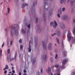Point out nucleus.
Returning a JSON list of instances; mask_svg holds the SVG:
<instances>
[{
	"instance_id": "nucleus-3",
	"label": "nucleus",
	"mask_w": 75,
	"mask_h": 75,
	"mask_svg": "<svg viewBox=\"0 0 75 75\" xmlns=\"http://www.w3.org/2000/svg\"><path fill=\"white\" fill-rule=\"evenodd\" d=\"M67 37L68 38L69 41V42L70 41V40H71V33H68Z\"/></svg>"
},
{
	"instance_id": "nucleus-9",
	"label": "nucleus",
	"mask_w": 75,
	"mask_h": 75,
	"mask_svg": "<svg viewBox=\"0 0 75 75\" xmlns=\"http://www.w3.org/2000/svg\"><path fill=\"white\" fill-rule=\"evenodd\" d=\"M31 43V41H30V43H29V48H28V50L29 52H31V45H30V43Z\"/></svg>"
},
{
	"instance_id": "nucleus-4",
	"label": "nucleus",
	"mask_w": 75,
	"mask_h": 75,
	"mask_svg": "<svg viewBox=\"0 0 75 75\" xmlns=\"http://www.w3.org/2000/svg\"><path fill=\"white\" fill-rule=\"evenodd\" d=\"M48 48L49 51L51 50V49H52V44L51 43H50L49 44Z\"/></svg>"
},
{
	"instance_id": "nucleus-33",
	"label": "nucleus",
	"mask_w": 75,
	"mask_h": 75,
	"mask_svg": "<svg viewBox=\"0 0 75 75\" xmlns=\"http://www.w3.org/2000/svg\"><path fill=\"white\" fill-rule=\"evenodd\" d=\"M41 72L42 74V68H41Z\"/></svg>"
},
{
	"instance_id": "nucleus-16",
	"label": "nucleus",
	"mask_w": 75,
	"mask_h": 75,
	"mask_svg": "<svg viewBox=\"0 0 75 75\" xmlns=\"http://www.w3.org/2000/svg\"><path fill=\"white\" fill-rule=\"evenodd\" d=\"M58 54H56L55 55V59H57V58H58Z\"/></svg>"
},
{
	"instance_id": "nucleus-12",
	"label": "nucleus",
	"mask_w": 75,
	"mask_h": 75,
	"mask_svg": "<svg viewBox=\"0 0 75 75\" xmlns=\"http://www.w3.org/2000/svg\"><path fill=\"white\" fill-rule=\"evenodd\" d=\"M5 68L6 69H8V68H9V67H8V66L7 65H6L5 66Z\"/></svg>"
},
{
	"instance_id": "nucleus-51",
	"label": "nucleus",
	"mask_w": 75,
	"mask_h": 75,
	"mask_svg": "<svg viewBox=\"0 0 75 75\" xmlns=\"http://www.w3.org/2000/svg\"><path fill=\"white\" fill-rule=\"evenodd\" d=\"M70 47H71V48L72 47V45H70Z\"/></svg>"
},
{
	"instance_id": "nucleus-60",
	"label": "nucleus",
	"mask_w": 75,
	"mask_h": 75,
	"mask_svg": "<svg viewBox=\"0 0 75 75\" xmlns=\"http://www.w3.org/2000/svg\"><path fill=\"white\" fill-rule=\"evenodd\" d=\"M6 15H7V14H6Z\"/></svg>"
},
{
	"instance_id": "nucleus-50",
	"label": "nucleus",
	"mask_w": 75,
	"mask_h": 75,
	"mask_svg": "<svg viewBox=\"0 0 75 75\" xmlns=\"http://www.w3.org/2000/svg\"><path fill=\"white\" fill-rule=\"evenodd\" d=\"M11 75H14V74H13V73H12V74H11Z\"/></svg>"
},
{
	"instance_id": "nucleus-17",
	"label": "nucleus",
	"mask_w": 75,
	"mask_h": 75,
	"mask_svg": "<svg viewBox=\"0 0 75 75\" xmlns=\"http://www.w3.org/2000/svg\"><path fill=\"white\" fill-rule=\"evenodd\" d=\"M1 55H2V52H1V51H0V58L1 57Z\"/></svg>"
},
{
	"instance_id": "nucleus-10",
	"label": "nucleus",
	"mask_w": 75,
	"mask_h": 75,
	"mask_svg": "<svg viewBox=\"0 0 75 75\" xmlns=\"http://www.w3.org/2000/svg\"><path fill=\"white\" fill-rule=\"evenodd\" d=\"M28 6V4H23V5L22 6V7L23 8L25 7V6Z\"/></svg>"
},
{
	"instance_id": "nucleus-15",
	"label": "nucleus",
	"mask_w": 75,
	"mask_h": 75,
	"mask_svg": "<svg viewBox=\"0 0 75 75\" xmlns=\"http://www.w3.org/2000/svg\"><path fill=\"white\" fill-rule=\"evenodd\" d=\"M7 52H8V54H10V49H8Z\"/></svg>"
},
{
	"instance_id": "nucleus-48",
	"label": "nucleus",
	"mask_w": 75,
	"mask_h": 75,
	"mask_svg": "<svg viewBox=\"0 0 75 75\" xmlns=\"http://www.w3.org/2000/svg\"><path fill=\"white\" fill-rule=\"evenodd\" d=\"M64 27H65L64 26H63V28L61 27V28L62 29V28H64Z\"/></svg>"
},
{
	"instance_id": "nucleus-20",
	"label": "nucleus",
	"mask_w": 75,
	"mask_h": 75,
	"mask_svg": "<svg viewBox=\"0 0 75 75\" xmlns=\"http://www.w3.org/2000/svg\"><path fill=\"white\" fill-rule=\"evenodd\" d=\"M22 32L23 33V34H25V31L24 30H22Z\"/></svg>"
},
{
	"instance_id": "nucleus-42",
	"label": "nucleus",
	"mask_w": 75,
	"mask_h": 75,
	"mask_svg": "<svg viewBox=\"0 0 75 75\" xmlns=\"http://www.w3.org/2000/svg\"><path fill=\"white\" fill-rule=\"evenodd\" d=\"M14 69V67H12V70H13V69Z\"/></svg>"
},
{
	"instance_id": "nucleus-18",
	"label": "nucleus",
	"mask_w": 75,
	"mask_h": 75,
	"mask_svg": "<svg viewBox=\"0 0 75 75\" xmlns=\"http://www.w3.org/2000/svg\"><path fill=\"white\" fill-rule=\"evenodd\" d=\"M73 33H74V34H75V28H74L73 29Z\"/></svg>"
},
{
	"instance_id": "nucleus-22",
	"label": "nucleus",
	"mask_w": 75,
	"mask_h": 75,
	"mask_svg": "<svg viewBox=\"0 0 75 75\" xmlns=\"http://www.w3.org/2000/svg\"><path fill=\"white\" fill-rule=\"evenodd\" d=\"M14 58H12V59H10V61H13V60H14Z\"/></svg>"
},
{
	"instance_id": "nucleus-49",
	"label": "nucleus",
	"mask_w": 75,
	"mask_h": 75,
	"mask_svg": "<svg viewBox=\"0 0 75 75\" xmlns=\"http://www.w3.org/2000/svg\"><path fill=\"white\" fill-rule=\"evenodd\" d=\"M11 65H12V66H13V64H11Z\"/></svg>"
},
{
	"instance_id": "nucleus-25",
	"label": "nucleus",
	"mask_w": 75,
	"mask_h": 75,
	"mask_svg": "<svg viewBox=\"0 0 75 75\" xmlns=\"http://www.w3.org/2000/svg\"><path fill=\"white\" fill-rule=\"evenodd\" d=\"M54 67L56 68H58V66L57 65H56L54 66Z\"/></svg>"
},
{
	"instance_id": "nucleus-37",
	"label": "nucleus",
	"mask_w": 75,
	"mask_h": 75,
	"mask_svg": "<svg viewBox=\"0 0 75 75\" xmlns=\"http://www.w3.org/2000/svg\"><path fill=\"white\" fill-rule=\"evenodd\" d=\"M56 33H54L53 34V35H52V36H54V35H56Z\"/></svg>"
},
{
	"instance_id": "nucleus-40",
	"label": "nucleus",
	"mask_w": 75,
	"mask_h": 75,
	"mask_svg": "<svg viewBox=\"0 0 75 75\" xmlns=\"http://www.w3.org/2000/svg\"><path fill=\"white\" fill-rule=\"evenodd\" d=\"M19 75H21V72H19Z\"/></svg>"
},
{
	"instance_id": "nucleus-1",
	"label": "nucleus",
	"mask_w": 75,
	"mask_h": 75,
	"mask_svg": "<svg viewBox=\"0 0 75 75\" xmlns=\"http://www.w3.org/2000/svg\"><path fill=\"white\" fill-rule=\"evenodd\" d=\"M67 62H68L67 58H65L63 59V62H62V69H63V68H65V66H64V65L66 64Z\"/></svg>"
},
{
	"instance_id": "nucleus-19",
	"label": "nucleus",
	"mask_w": 75,
	"mask_h": 75,
	"mask_svg": "<svg viewBox=\"0 0 75 75\" xmlns=\"http://www.w3.org/2000/svg\"><path fill=\"white\" fill-rule=\"evenodd\" d=\"M8 60H9L10 58H11V56H9L8 57Z\"/></svg>"
},
{
	"instance_id": "nucleus-57",
	"label": "nucleus",
	"mask_w": 75,
	"mask_h": 75,
	"mask_svg": "<svg viewBox=\"0 0 75 75\" xmlns=\"http://www.w3.org/2000/svg\"><path fill=\"white\" fill-rule=\"evenodd\" d=\"M59 10H58V12H59Z\"/></svg>"
},
{
	"instance_id": "nucleus-2",
	"label": "nucleus",
	"mask_w": 75,
	"mask_h": 75,
	"mask_svg": "<svg viewBox=\"0 0 75 75\" xmlns=\"http://www.w3.org/2000/svg\"><path fill=\"white\" fill-rule=\"evenodd\" d=\"M54 24L53 22H51L50 23V25L51 26L53 25V27L54 28H55V27L58 26V24H57V22H56V21H54Z\"/></svg>"
},
{
	"instance_id": "nucleus-34",
	"label": "nucleus",
	"mask_w": 75,
	"mask_h": 75,
	"mask_svg": "<svg viewBox=\"0 0 75 75\" xmlns=\"http://www.w3.org/2000/svg\"><path fill=\"white\" fill-rule=\"evenodd\" d=\"M12 72H13V73H15V71H14V70H12Z\"/></svg>"
},
{
	"instance_id": "nucleus-14",
	"label": "nucleus",
	"mask_w": 75,
	"mask_h": 75,
	"mask_svg": "<svg viewBox=\"0 0 75 75\" xmlns=\"http://www.w3.org/2000/svg\"><path fill=\"white\" fill-rule=\"evenodd\" d=\"M68 17V16L67 15H66L64 16V19H67V18Z\"/></svg>"
},
{
	"instance_id": "nucleus-23",
	"label": "nucleus",
	"mask_w": 75,
	"mask_h": 75,
	"mask_svg": "<svg viewBox=\"0 0 75 75\" xmlns=\"http://www.w3.org/2000/svg\"><path fill=\"white\" fill-rule=\"evenodd\" d=\"M57 40V42L59 44V40H58V39L57 38H56Z\"/></svg>"
},
{
	"instance_id": "nucleus-44",
	"label": "nucleus",
	"mask_w": 75,
	"mask_h": 75,
	"mask_svg": "<svg viewBox=\"0 0 75 75\" xmlns=\"http://www.w3.org/2000/svg\"><path fill=\"white\" fill-rule=\"evenodd\" d=\"M74 3V2H72V1L70 2L71 4H72V3Z\"/></svg>"
},
{
	"instance_id": "nucleus-8",
	"label": "nucleus",
	"mask_w": 75,
	"mask_h": 75,
	"mask_svg": "<svg viewBox=\"0 0 75 75\" xmlns=\"http://www.w3.org/2000/svg\"><path fill=\"white\" fill-rule=\"evenodd\" d=\"M17 53H16L15 54L14 58L15 61L16 62L17 61Z\"/></svg>"
},
{
	"instance_id": "nucleus-13",
	"label": "nucleus",
	"mask_w": 75,
	"mask_h": 75,
	"mask_svg": "<svg viewBox=\"0 0 75 75\" xmlns=\"http://www.w3.org/2000/svg\"><path fill=\"white\" fill-rule=\"evenodd\" d=\"M8 14L10 13V9L9 8H8Z\"/></svg>"
},
{
	"instance_id": "nucleus-6",
	"label": "nucleus",
	"mask_w": 75,
	"mask_h": 75,
	"mask_svg": "<svg viewBox=\"0 0 75 75\" xmlns=\"http://www.w3.org/2000/svg\"><path fill=\"white\" fill-rule=\"evenodd\" d=\"M43 59H44L45 61H46L47 59V55L45 54L42 57Z\"/></svg>"
},
{
	"instance_id": "nucleus-38",
	"label": "nucleus",
	"mask_w": 75,
	"mask_h": 75,
	"mask_svg": "<svg viewBox=\"0 0 75 75\" xmlns=\"http://www.w3.org/2000/svg\"><path fill=\"white\" fill-rule=\"evenodd\" d=\"M12 43H13V41H11V45H12Z\"/></svg>"
},
{
	"instance_id": "nucleus-7",
	"label": "nucleus",
	"mask_w": 75,
	"mask_h": 75,
	"mask_svg": "<svg viewBox=\"0 0 75 75\" xmlns=\"http://www.w3.org/2000/svg\"><path fill=\"white\" fill-rule=\"evenodd\" d=\"M43 46V49L44 50H47V45H45L44 43L42 42Z\"/></svg>"
},
{
	"instance_id": "nucleus-61",
	"label": "nucleus",
	"mask_w": 75,
	"mask_h": 75,
	"mask_svg": "<svg viewBox=\"0 0 75 75\" xmlns=\"http://www.w3.org/2000/svg\"><path fill=\"white\" fill-rule=\"evenodd\" d=\"M58 35V34H57Z\"/></svg>"
},
{
	"instance_id": "nucleus-30",
	"label": "nucleus",
	"mask_w": 75,
	"mask_h": 75,
	"mask_svg": "<svg viewBox=\"0 0 75 75\" xmlns=\"http://www.w3.org/2000/svg\"><path fill=\"white\" fill-rule=\"evenodd\" d=\"M57 16L58 17H59V18H60V16L59 15V14H58L57 15Z\"/></svg>"
},
{
	"instance_id": "nucleus-46",
	"label": "nucleus",
	"mask_w": 75,
	"mask_h": 75,
	"mask_svg": "<svg viewBox=\"0 0 75 75\" xmlns=\"http://www.w3.org/2000/svg\"><path fill=\"white\" fill-rule=\"evenodd\" d=\"M23 75H27V74L26 73H24Z\"/></svg>"
},
{
	"instance_id": "nucleus-5",
	"label": "nucleus",
	"mask_w": 75,
	"mask_h": 75,
	"mask_svg": "<svg viewBox=\"0 0 75 75\" xmlns=\"http://www.w3.org/2000/svg\"><path fill=\"white\" fill-rule=\"evenodd\" d=\"M46 72L48 74H51V68L50 67H48V69L46 70Z\"/></svg>"
},
{
	"instance_id": "nucleus-47",
	"label": "nucleus",
	"mask_w": 75,
	"mask_h": 75,
	"mask_svg": "<svg viewBox=\"0 0 75 75\" xmlns=\"http://www.w3.org/2000/svg\"><path fill=\"white\" fill-rule=\"evenodd\" d=\"M8 71H11V69H9L8 70Z\"/></svg>"
},
{
	"instance_id": "nucleus-45",
	"label": "nucleus",
	"mask_w": 75,
	"mask_h": 75,
	"mask_svg": "<svg viewBox=\"0 0 75 75\" xmlns=\"http://www.w3.org/2000/svg\"><path fill=\"white\" fill-rule=\"evenodd\" d=\"M9 74H11L12 72H11V71H9Z\"/></svg>"
},
{
	"instance_id": "nucleus-35",
	"label": "nucleus",
	"mask_w": 75,
	"mask_h": 75,
	"mask_svg": "<svg viewBox=\"0 0 75 75\" xmlns=\"http://www.w3.org/2000/svg\"><path fill=\"white\" fill-rule=\"evenodd\" d=\"M2 47H4V43H3L1 46Z\"/></svg>"
},
{
	"instance_id": "nucleus-43",
	"label": "nucleus",
	"mask_w": 75,
	"mask_h": 75,
	"mask_svg": "<svg viewBox=\"0 0 75 75\" xmlns=\"http://www.w3.org/2000/svg\"><path fill=\"white\" fill-rule=\"evenodd\" d=\"M38 21V18H36V21Z\"/></svg>"
},
{
	"instance_id": "nucleus-63",
	"label": "nucleus",
	"mask_w": 75,
	"mask_h": 75,
	"mask_svg": "<svg viewBox=\"0 0 75 75\" xmlns=\"http://www.w3.org/2000/svg\"><path fill=\"white\" fill-rule=\"evenodd\" d=\"M5 75H6V74H5Z\"/></svg>"
},
{
	"instance_id": "nucleus-54",
	"label": "nucleus",
	"mask_w": 75,
	"mask_h": 75,
	"mask_svg": "<svg viewBox=\"0 0 75 75\" xmlns=\"http://www.w3.org/2000/svg\"><path fill=\"white\" fill-rule=\"evenodd\" d=\"M70 0H68V1H69Z\"/></svg>"
},
{
	"instance_id": "nucleus-29",
	"label": "nucleus",
	"mask_w": 75,
	"mask_h": 75,
	"mask_svg": "<svg viewBox=\"0 0 75 75\" xmlns=\"http://www.w3.org/2000/svg\"><path fill=\"white\" fill-rule=\"evenodd\" d=\"M23 72H24V73H26V72H27V71H26V70L25 69L24 70Z\"/></svg>"
},
{
	"instance_id": "nucleus-55",
	"label": "nucleus",
	"mask_w": 75,
	"mask_h": 75,
	"mask_svg": "<svg viewBox=\"0 0 75 75\" xmlns=\"http://www.w3.org/2000/svg\"><path fill=\"white\" fill-rule=\"evenodd\" d=\"M55 45L56 46H57V45H56V44H55Z\"/></svg>"
},
{
	"instance_id": "nucleus-11",
	"label": "nucleus",
	"mask_w": 75,
	"mask_h": 75,
	"mask_svg": "<svg viewBox=\"0 0 75 75\" xmlns=\"http://www.w3.org/2000/svg\"><path fill=\"white\" fill-rule=\"evenodd\" d=\"M50 62H51L52 63L54 62V59H53V58L52 57L50 58Z\"/></svg>"
},
{
	"instance_id": "nucleus-24",
	"label": "nucleus",
	"mask_w": 75,
	"mask_h": 75,
	"mask_svg": "<svg viewBox=\"0 0 75 75\" xmlns=\"http://www.w3.org/2000/svg\"><path fill=\"white\" fill-rule=\"evenodd\" d=\"M19 43H21V42H22V40H21V39H20L19 40Z\"/></svg>"
},
{
	"instance_id": "nucleus-26",
	"label": "nucleus",
	"mask_w": 75,
	"mask_h": 75,
	"mask_svg": "<svg viewBox=\"0 0 75 75\" xmlns=\"http://www.w3.org/2000/svg\"><path fill=\"white\" fill-rule=\"evenodd\" d=\"M65 8H63L62 9V10L63 11H65Z\"/></svg>"
},
{
	"instance_id": "nucleus-58",
	"label": "nucleus",
	"mask_w": 75,
	"mask_h": 75,
	"mask_svg": "<svg viewBox=\"0 0 75 75\" xmlns=\"http://www.w3.org/2000/svg\"><path fill=\"white\" fill-rule=\"evenodd\" d=\"M11 34H12V32H11Z\"/></svg>"
},
{
	"instance_id": "nucleus-31",
	"label": "nucleus",
	"mask_w": 75,
	"mask_h": 75,
	"mask_svg": "<svg viewBox=\"0 0 75 75\" xmlns=\"http://www.w3.org/2000/svg\"><path fill=\"white\" fill-rule=\"evenodd\" d=\"M35 61H36V60H35V59H33V63H34V62H35Z\"/></svg>"
},
{
	"instance_id": "nucleus-36",
	"label": "nucleus",
	"mask_w": 75,
	"mask_h": 75,
	"mask_svg": "<svg viewBox=\"0 0 75 75\" xmlns=\"http://www.w3.org/2000/svg\"><path fill=\"white\" fill-rule=\"evenodd\" d=\"M73 43H75V39H74L73 41Z\"/></svg>"
},
{
	"instance_id": "nucleus-41",
	"label": "nucleus",
	"mask_w": 75,
	"mask_h": 75,
	"mask_svg": "<svg viewBox=\"0 0 75 75\" xmlns=\"http://www.w3.org/2000/svg\"><path fill=\"white\" fill-rule=\"evenodd\" d=\"M6 67L5 68H4V71H5V70H6Z\"/></svg>"
},
{
	"instance_id": "nucleus-39",
	"label": "nucleus",
	"mask_w": 75,
	"mask_h": 75,
	"mask_svg": "<svg viewBox=\"0 0 75 75\" xmlns=\"http://www.w3.org/2000/svg\"><path fill=\"white\" fill-rule=\"evenodd\" d=\"M54 66H51V68H54Z\"/></svg>"
},
{
	"instance_id": "nucleus-59",
	"label": "nucleus",
	"mask_w": 75,
	"mask_h": 75,
	"mask_svg": "<svg viewBox=\"0 0 75 75\" xmlns=\"http://www.w3.org/2000/svg\"><path fill=\"white\" fill-rule=\"evenodd\" d=\"M14 75H16V74H14Z\"/></svg>"
},
{
	"instance_id": "nucleus-52",
	"label": "nucleus",
	"mask_w": 75,
	"mask_h": 75,
	"mask_svg": "<svg viewBox=\"0 0 75 75\" xmlns=\"http://www.w3.org/2000/svg\"><path fill=\"white\" fill-rule=\"evenodd\" d=\"M59 35H60V32L59 33Z\"/></svg>"
},
{
	"instance_id": "nucleus-27",
	"label": "nucleus",
	"mask_w": 75,
	"mask_h": 75,
	"mask_svg": "<svg viewBox=\"0 0 75 75\" xmlns=\"http://www.w3.org/2000/svg\"><path fill=\"white\" fill-rule=\"evenodd\" d=\"M28 28H30V24L28 25Z\"/></svg>"
},
{
	"instance_id": "nucleus-64",
	"label": "nucleus",
	"mask_w": 75,
	"mask_h": 75,
	"mask_svg": "<svg viewBox=\"0 0 75 75\" xmlns=\"http://www.w3.org/2000/svg\"><path fill=\"white\" fill-rule=\"evenodd\" d=\"M60 14L61 15V14Z\"/></svg>"
},
{
	"instance_id": "nucleus-56",
	"label": "nucleus",
	"mask_w": 75,
	"mask_h": 75,
	"mask_svg": "<svg viewBox=\"0 0 75 75\" xmlns=\"http://www.w3.org/2000/svg\"><path fill=\"white\" fill-rule=\"evenodd\" d=\"M60 13H61V11H60Z\"/></svg>"
},
{
	"instance_id": "nucleus-28",
	"label": "nucleus",
	"mask_w": 75,
	"mask_h": 75,
	"mask_svg": "<svg viewBox=\"0 0 75 75\" xmlns=\"http://www.w3.org/2000/svg\"><path fill=\"white\" fill-rule=\"evenodd\" d=\"M23 47V46L22 45H21L20 46V48L21 49H22Z\"/></svg>"
},
{
	"instance_id": "nucleus-21",
	"label": "nucleus",
	"mask_w": 75,
	"mask_h": 75,
	"mask_svg": "<svg viewBox=\"0 0 75 75\" xmlns=\"http://www.w3.org/2000/svg\"><path fill=\"white\" fill-rule=\"evenodd\" d=\"M64 1V0H60V3L61 4L63 3V2Z\"/></svg>"
},
{
	"instance_id": "nucleus-32",
	"label": "nucleus",
	"mask_w": 75,
	"mask_h": 75,
	"mask_svg": "<svg viewBox=\"0 0 75 75\" xmlns=\"http://www.w3.org/2000/svg\"><path fill=\"white\" fill-rule=\"evenodd\" d=\"M7 73V70H5L4 71V74H6Z\"/></svg>"
},
{
	"instance_id": "nucleus-62",
	"label": "nucleus",
	"mask_w": 75,
	"mask_h": 75,
	"mask_svg": "<svg viewBox=\"0 0 75 75\" xmlns=\"http://www.w3.org/2000/svg\"><path fill=\"white\" fill-rule=\"evenodd\" d=\"M62 45H63V44H62Z\"/></svg>"
},
{
	"instance_id": "nucleus-53",
	"label": "nucleus",
	"mask_w": 75,
	"mask_h": 75,
	"mask_svg": "<svg viewBox=\"0 0 75 75\" xmlns=\"http://www.w3.org/2000/svg\"><path fill=\"white\" fill-rule=\"evenodd\" d=\"M8 75H11L10 74H8Z\"/></svg>"
}]
</instances>
